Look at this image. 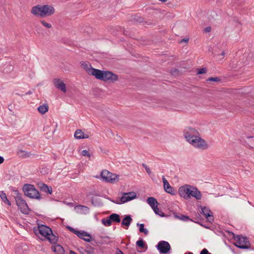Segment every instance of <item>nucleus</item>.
Masks as SVG:
<instances>
[{"instance_id": "obj_35", "label": "nucleus", "mask_w": 254, "mask_h": 254, "mask_svg": "<svg viewBox=\"0 0 254 254\" xmlns=\"http://www.w3.org/2000/svg\"><path fill=\"white\" fill-rule=\"evenodd\" d=\"M84 133L81 129H77L74 133V137L79 139V136H83Z\"/></svg>"}, {"instance_id": "obj_19", "label": "nucleus", "mask_w": 254, "mask_h": 254, "mask_svg": "<svg viewBox=\"0 0 254 254\" xmlns=\"http://www.w3.org/2000/svg\"><path fill=\"white\" fill-rule=\"evenodd\" d=\"M191 194H190V196H193L195 197L196 199L199 200L201 198V193L200 191H199L197 188L195 187H192V190H191Z\"/></svg>"}, {"instance_id": "obj_16", "label": "nucleus", "mask_w": 254, "mask_h": 254, "mask_svg": "<svg viewBox=\"0 0 254 254\" xmlns=\"http://www.w3.org/2000/svg\"><path fill=\"white\" fill-rule=\"evenodd\" d=\"M132 221V219L130 215H125L124 218L122 220L121 225L123 226H125L127 229L131 224Z\"/></svg>"}, {"instance_id": "obj_64", "label": "nucleus", "mask_w": 254, "mask_h": 254, "mask_svg": "<svg viewBox=\"0 0 254 254\" xmlns=\"http://www.w3.org/2000/svg\"><path fill=\"white\" fill-rule=\"evenodd\" d=\"M172 71H178V70L177 68H175V69H174Z\"/></svg>"}, {"instance_id": "obj_49", "label": "nucleus", "mask_w": 254, "mask_h": 254, "mask_svg": "<svg viewBox=\"0 0 254 254\" xmlns=\"http://www.w3.org/2000/svg\"><path fill=\"white\" fill-rule=\"evenodd\" d=\"M211 28L210 26L206 27L204 29V32L206 33L209 32L211 31Z\"/></svg>"}, {"instance_id": "obj_7", "label": "nucleus", "mask_w": 254, "mask_h": 254, "mask_svg": "<svg viewBox=\"0 0 254 254\" xmlns=\"http://www.w3.org/2000/svg\"><path fill=\"white\" fill-rule=\"evenodd\" d=\"M34 232L36 235H41L45 238L49 236V233H52V229L44 225H38L37 227H35L33 229Z\"/></svg>"}, {"instance_id": "obj_21", "label": "nucleus", "mask_w": 254, "mask_h": 254, "mask_svg": "<svg viewBox=\"0 0 254 254\" xmlns=\"http://www.w3.org/2000/svg\"><path fill=\"white\" fill-rule=\"evenodd\" d=\"M47 240L51 243L53 244H56L59 240V237L52 233H49V236H47L46 238Z\"/></svg>"}, {"instance_id": "obj_47", "label": "nucleus", "mask_w": 254, "mask_h": 254, "mask_svg": "<svg viewBox=\"0 0 254 254\" xmlns=\"http://www.w3.org/2000/svg\"><path fill=\"white\" fill-rule=\"evenodd\" d=\"M115 254H124V253L119 248H117Z\"/></svg>"}, {"instance_id": "obj_27", "label": "nucleus", "mask_w": 254, "mask_h": 254, "mask_svg": "<svg viewBox=\"0 0 254 254\" xmlns=\"http://www.w3.org/2000/svg\"><path fill=\"white\" fill-rule=\"evenodd\" d=\"M49 106L47 104L40 106L38 108V112L41 114H44L48 111Z\"/></svg>"}, {"instance_id": "obj_31", "label": "nucleus", "mask_w": 254, "mask_h": 254, "mask_svg": "<svg viewBox=\"0 0 254 254\" xmlns=\"http://www.w3.org/2000/svg\"><path fill=\"white\" fill-rule=\"evenodd\" d=\"M136 225L139 227V230L140 233H143L145 235L148 234V231L144 228V225L143 224L137 223Z\"/></svg>"}, {"instance_id": "obj_40", "label": "nucleus", "mask_w": 254, "mask_h": 254, "mask_svg": "<svg viewBox=\"0 0 254 254\" xmlns=\"http://www.w3.org/2000/svg\"><path fill=\"white\" fill-rule=\"evenodd\" d=\"M81 154L82 155V156H88V157H90V153L88 152V151L86 150H83L82 151L81 153Z\"/></svg>"}, {"instance_id": "obj_62", "label": "nucleus", "mask_w": 254, "mask_h": 254, "mask_svg": "<svg viewBox=\"0 0 254 254\" xmlns=\"http://www.w3.org/2000/svg\"><path fill=\"white\" fill-rule=\"evenodd\" d=\"M185 254H193L191 252H189L186 253Z\"/></svg>"}, {"instance_id": "obj_54", "label": "nucleus", "mask_w": 254, "mask_h": 254, "mask_svg": "<svg viewBox=\"0 0 254 254\" xmlns=\"http://www.w3.org/2000/svg\"><path fill=\"white\" fill-rule=\"evenodd\" d=\"M4 161L3 157L0 156V164H2Z\"/></svg>"}, {"instance_id": "obj_15", "label": "nucleus", "mask_w": 254, "mask_h": 254, "mask_svg": "<svg viewBox=\"0 0 254 254\" xmlns=\"http://www.w3.org/2000/svg\"><path fill=\"white\" fill-rule=\"evenodd\" d=\"M38 186L41 191L49 194H52L53 190L51 186H48L42 182L39 183Z\"/></svg>"}, {"instance_id": "obj_36", "label": "nucleus", "mask_w": 254, "mask_h": 254, "mask_svg": "<svg viewBox=\"0 0 254 254\" xmlns=\"http://www.w3.org/2000/svg\"><path fill=\"white\" fill-rule=\"evenodd\" d=\"M206 71H207V69H206V67H203V68H198L197 69V74H203V73H206Z\"/></svg>"}, {"instance_id": "obj_56", "label": "nucleus", "mask_w": 254, "mask_h": 254, "mask_svg": "<svg viewBox=\"0 0 254 254\" xmlns=\"http://www.w3.org/2000/svg\"><path fill=\"white\" fill-rule=\"evenodd\" d=\"M108 199H109L110 200H111L112 202H114V203H116L117 204H121L120 202H115V201L113 200H112L111 198L108 197L107 198Z\"/></svg>"}, {"instance_id": "obj_12", "label": "nucleus", "mask_w": 254, "mask_h": 254, "mask_svg": "<svg viewBox=\"0 0 254 254\" xmlns=\"http://www.w3.org/2000/svg\"><path fill=\"white\" fill-rule=\"evenodd\" d=\"M200 207L201 210L200 213L205 216V217L207 219L208 222H213L214 221L213 213L211 211L210 209L205 206H200Z\"/></svg>"}, {"instance_id": "obj_37", "label": "nucleus", "mask_w": 254, "mask_h": 254, "mask_svg": "<svg viewBox=\"0 0 254 254\" xmlns=\"http://www.w3.org/2000/svg\"><path fill=\"white\" fill-rule=\"evenodd\" d=\"M221 80V79L220 78L217 77H211L208 78L207 79V81H214V82H218Z\"/></svg>"}, {"instance_id": "obj_58", "label": "nucleus", "mask_w": 254, "mask_h": 254, "mask_svg": "<svg viewBox=\"0 0 254 254\" xmlns=\"http://www.w3.org/2000/svg\"><path fill=\"white\" fill-rule=\"evenodd\" d=\"M32 93H33L32 91H31V90H29L28 92L26 93V95H30V94H32Z\"/></svg>"}, {"instance_id": "obj_52", "label": "nucleus", "mask_w": 254, "mask_h": 254, "mask_svg": "<svg viewBox=\"0 0 254 254\" xmlns=\"http://www.w3.org/2000/svg\"><path fill=\"white\" fill-rule=\"evenodd\" d=\"M50 127V126H49V125H47L46 126H45L43 128V130L44 131H48L49 130V128Z\"/></svg>"}, {"instance_id": "obj_18", "label": "nucleus", "mask_w": 254, "mask_h": 254, "mask_svg": "<svg viewBox=\"0 0 254 254\" xmlns=\"http://www.w3.org/2000/svg\"><path fill=\"white\" fill-rule=\"evenodd\" d=\"M51 249L53 252L56 254H64V249L60 245L58 244L52 246Z\"/></svg>"}, {"instance_id": "obj_45", "label": "nucleus", "mask_w": 254, "mask_h": 254, "mask_svg": "<svg viewBox=\"0 0 254 254\" xmlns=\"http://www.w3.org/2000/svg\"><path fill=\"white\" fill-rule=\"evenodd\" d=\"M79 139H84V138H89V135H87V134H86L85 133H84V135L83 136H79Z\"/></svg>"}, {"instance_id": "obj_38", "label": "nucleus", "mask_w": 254, "mask_h": 254, "mask_svg": "<svg viewBox=\"0 0 254 254\" xmlns=\"http://www.w3.org/2000/svg\"><path fill=\"white\" fill-rule=\"evenodd\" d=\"M40 22L44 26L46 27L47 28H50L52 27V25L50 23H47L44 20H41Z\"/></svg>"}, {"instance_id": "obj_44", "label": "nucleus", "mask_w": 254, "mask_h": 254, "mask_svg": "<svg viewBox=\"0 0 254 254\" xmlns=\"http://www.w3.org/2000/svg\"><path fill=\"white\" fill-rule=\"evenodd\" d=\"M86 250L87 249H84L82 247H80V248L78 249L79 251L81 254H85Z\"/></svg>"}, {"instance_id": "obj_63", "label": "nucleus", "mask_w": 254, "mask_h": 254, "mask_svg": "<svg viewBox=\"0 0 254 254\" xmlns=\"http://www.w3.org/2000/svg\"><path fill=\"white\" fill-rule=\"evenodd\" d=\"M160 1H161L162 2H165L166 1H167V0H159Z\"/></svg>"}, {"instance_id": "obj_33", "label": "nucleus", "mask_w": 254, "mask_h": 254, "mask_svg": "<svg viewBox=\"0 0 254 254\" xmlns=\"http://www.w3.org/2000/svg\"><path fill=\"white\" fill-rule=\"evenodd\" d=\"M102 223L106 226H110L112 225V222L109 216L107 218H103L101 220Z\"/></svg>"}, {"instance_id": "obj_22", "label": "nucleus", "mask_w": 254, "mask_h": 254, "mask_svg": "<svg viewBox=\"0 0 254 254\" xmlns=\"http://www.w3.org/2000/svg\"><path fill=\"white\" fill-rule=\"evenodd\" d=\"M17 155L22 158H27L30 157L32 154L31 152L26 151L23 150H19L17 151Z\"/></svg>"}, {"instance_id": "obj_53", "label": "nucleus", "mask_w": 254, "mask_h": 254, "mask_svg": "<svg viewBox=\"0 0 254 254\" xmlns=\"http://www.w3.org/2000/svg\"><path fill=\"white\" fill-rule=\"evenodd\" d=\"M234 61L232 62V63L231 64H233L232 65V67L233 68H236V69H238V68H240V67H238L237 65H236V66H234Z\"/></svg>"}, {"instance_id": "obj_60", "label": "nucleus", "mask_w": 254, "mask_h": 254, "mask_svg": "<svg viewBox=\"0 0 254 254\" xmlns=\"http://www.w3.org/2000/svg\"><path fill=\"white\" fill-rule=\"evenodd\" d=\"M70 254H76L72 251H70Z\"/></svg>"}, {"instance_id": "obj_26", "label": "nucleus", "mask_w": 254, "mask_h": 254, "mask_svg": "<svg viewBox=\"0 0 254 254\" xmlns=\"http://www.w3.org/2000/svg\"><path fill=\"white\" fill-rule=\"evenodd\" d=\"M147 202L152 208L159 204L156 199L153 197H148Z\"/></svg>"}, {"instance_id": "obj_30", "label": "nucleus", "mask_w": 254, "mask_h": 254, "mask_svg": "<svg viewBox=\"0 0 254 254\" xmlns=\"http://www.w3.org/2000/svg\"><path fill=\"white\" fill-rule=\"evenodd\" d=\"M154 213L160 217H163L167 216V215H166L164 213H163L161 210H159V209L158 207V205L157 206H155V207H153L152 208Z\"/></svg>"}, {"instance_id": "obj_42", "label": "nucleus", "mask_w": 254, "mask_h": 254, "mask_svg": "<svg viewBox=\"0 0 254 254\" xmlns=\"http://www.w3.org/2000/svg\"><path fill=\"white\" fill-rule=\"evenodd\" d=\"M67 229L70 231V232H72L73 233H74V234H75L76 231H77V230H75V229H74L73 228L70 227V226H67Z\"/></svg>"}, {"instance_id": "obj_48", "label": "nucleus", "mask_w": 254, "mask_h": 254, "mask_svg": "<svg viewBox=\"0 0 254 254\" xmlns=\"http://www.w3.org/2000/svg\"><path fill=\"white\" fill-rule=\"evenodd\" d=\"M78 206L79 207H80L83 210H87L88 209V208L87 206H85L80 205H78Z\"/></svg>"}, {"instance_id": "obj_11", "label": "nucleus", "mask_w": 254, "mask_h": 254, "mask_svg": "<svg viewBox=\"0 0 254 254\" xmlns=\"http://www.w3.org/2000/svg\"><path fill=\"white\" fill-rule=\"evenodd\" d=\"M55 12L54 8L49 5H42L41 17L51 16Z\"/></svg>"}, {"instance_id": "obj_32", "label": "nucleus", "mask_w": 254, "mask_h": 254, "mask_svg": "<svg viewBox=\"0 0 254 254\" xmlns=\"http://www.w3.org/2000/svg\"><path fill=\"white\" fill-rule=\"evenodd\" d=\"M136 246L141 249H143L145 247V243L142 238L139 239L136 242Z\"/></svg>"}, {"instance_id": "obj_50", "label": "nucleus", "mask_w": 254, "mask_h": 254, "mask_svg": "<svg viewBox=\"0 0 254 254\" xmlns=\"http://www.w3.org/2000/svg\"><path fill=\"white\" fill-rule=\"evenodd\" d=\"M124 35H127V36H129V37H131V35L130 34V33L129 32L128 30H125L124 32Z\"/></svg>"}, {"instance_id": "obj_28", "label": "nucleus", "mask_w": 254, "mask_h": 254, "mask_svg": "<svg viewBox=\"0 0 254 254\" xmlns=\"http://www.w3.org/2000/svg\"><path fill=\"white\" fill-rule=\"evenodd\" d=\"M0 197L4 203L7 204L9 206L11 205L10 201L7 199L6 195L3 191L0 192Z\"/></svg>"}, {"instance_id": "obj_34", "label": "nucleus", "mask_w": 254, "mask_h": 254, "mask_svg": "<svg viewBox=\"0 0 254 254\" xmlns=\"http://www.w3.org/2000/svg\"><path fill=\"white\" fill-rule=\"evenodd\" d=\"M194 220H192V222H194V223L199 224L200 225L203 226L202 224L200 223L199 221H201V215L200 214L197 213L196 214V217L194 218Z\"/></svg>"}, {"instance_id": "obj_43", "label": "nucleus", "mask_w": 254, "mask_h": 254, "mask_svg": "<svg viewBox=\"0 0 254 254\" xmlns=\"http://www.w3.org/2000/svg\"><path fill=\"white\" fill-rule=\"evenodd\" d=\"M200 254H211L206 249L204 248V249H202V250L200 252Z\"/></svg>"}, {"instance_id": "obj_6", "label": "nucleus", "mask_w": 254, "mask_h": 254, "mask_svg": "<svg viewBox=\"0 0 254 254\" xmlns=\"http://www.w3.org/2000/svg\"><path fill=\"white\" fill-rule=\"evenodd\" d=\"M101 176L103 181L112 184L118 182L119 180V176L114 174L106 170L102 171Z\"/></svg>"}, {"instance_id": "obj_57", "label": "nucleus", "mask_w": 254, "mask_h": 254, "mask_svg": "<svg viewBox=\"0 0 254 254\" xmlns=\"http://www.w3.org/2000/svg\"><path fill=\"white\" fill-rule=\"evenodd\" d=\"M225 52H224V51H222V52L221 53V54H218L217 55H218V56H220V55H221V56H224L225 55Z\"/></svg>"}, {"instance_id": "obj_1", "label": "nucleus", "mask_w": 254, "mask_h": 254, "mask_svg": "<svg viewBox=\"0 0 254 254\" xmlns=\"http://www.w3.org/2000/svg\"><path fill=\"white\" fill-rule=\"evenodd\" d=\"M81 66L84 68L89 74L93 75L97 79L102 81L114 83L118 79L117 74L112 71L101 70L94 68L88 62H82L81 63Z\"/></svg>"}, {"instance_id": "obj_20", "label": "nucleus", "mask_w": 254, "mask_h": 254, "mask_svg": "<svg viewBox=\"0 0 254 254\" xmlns=\"http://www.w3.org/2000/svg\"><path fill=\"white\" fill-rule=\"evenodd\" d=\"M174 217L179 220L183 221H192V219L190 218L188 216L184 215L181 213H174Z\"/></svg>"}, {"instance_id": "obj_46", "label": "nucleus", "mask_w": 254, "mask_h": 254, "mask_svg": "<svg viewBox=\"0 0 254 254\" xmlns=\"http://www.w3.org/2000/svg\"><path fill=\"white\" fill-rule=\"evenodd\" d=\"M162 180H163V185H164V186L165 185H167V184H169V182H168V181L165 179V177L164 176H163L162 177Z\"/></svg>"}, {"instance_id": "obj_14", "label": "nucleus", "mask_w": 254, "mask_h": 254, "mask_svg": "<svg viewBox=\"0 0 254 254\" xmlns=\"http://www.w3.org/2000/svg\"><path fill=\"white\" fill-rule=\"evenodd\" d=\"M54 84L56 88L60 89L63 92H65L66 91L65 84L60 79L55 78L54 79Z\"/></svg>"}, {"instance_id": "obj_41", "label": "nucleus", "mask_w": 254, "mask_h": 254, "mask_svg": "<svg viewBox=\"0 0 254 254\" xmlns=\"http://www.w3.org/2000/svg\"><path fill=\"white\" fill-rule=\"evenodd\" d=\"M94 250V248H91V250H86L85 254H95Z\"/></svg>"}, {"instance_id": "obj_13", "label": "nucleus", "mask_w": 254, "mask_h": 254, "mask_svg": "<svg viewBox=\"0 0 254 254\" xmlns=\"http://www.w3.org/2000/svg\"><path fill=\"white\" fill-rule=\"evenodd\" d=\"M136 197V194L134 191L125 192L124 195L121 198L122 203H125L131 200Z\"/></svg>"}, {"instance_id": "obj_39", "label": "nucleus", "mask_w": 254, "mask_h": 254, "mask_svg": "<svg viewBox=\"0 0 254 254\" xmlns=\"http://www.w3.org/2000/svg\"><path fill=\"white\" fill-rule=\"evenodd\" d=\"M142 166H143V167L144 168L145 171L148 174V175H150L151 173V171L150 168L145 164L143 163Z\"/></svg>"}, {"instance_id": "obj_25", "label": "nucleus", "mask_w": 254, "mask_h": 254, "mask_svg": "<svg viewBox=\"0 0 254 254\" xmlns=\"http://www.w3.org/2000/svg\"><path fill=\"white\" fill-rule=\"evenodd\" d=\"M130 20L133 23H141L143 21V18L139 15L136 14L131 15L130 17Z\"/></svg>"}, {"instance_id": "obj_8", "label": "nucleus", "mask_w": 254, "mask_h": 254, "mask_svg": "<svg viewBox=\"0 0 254 254\" xmlns=\"http://www.w3.org/2000/svg\"><path fill=\"white\" fill-rule=\"evenodd\" d=\"M156 248L159 252L160 254H168L171 250L169 243L165 241H161L156 246Z\"/></svg>"}, {"instance_id": "obj_17", "label": "nucleus", "mask_w": 254, "mask_h": 254, "mask_svg": "<svg viewBox=\"0 0 254 254\" xmlns=\"http://www.w3.org/2000/svg\"><path fill=\"white\" fill-rule=\"evenodd\" d=\"M31 12L36 16H40L41 17L42 5H37L33 6L31 9Z\"/></svg>"}, {"instance_id": "obj_51", "label": "nucleus", "mask_w": 254, "mask_h": 254, "mask_svg": "<svg viewBox=\"0 0 254 254\" xmlns=\"http://www.w3.org/2000/svg\"><path fill=\"white\" fill-rule=\"evenodd\" d=\"M189 40V38H184L180 41V43H182L183 42H185L187 43Z\"/></svg>"}, {"instance_id": "obj_55", "label": "nucleus", "mask_w": 254, "mask_h": 254, "mask_svg": "<svg viewBox=\"0 0 254 254\" xmlns=\"http://www.w3.org/2000/svg\"><path fill=\"white\" fill-rule=\"evenodd\" d=\"M91 248H92L91 246H90L89 244L86 245V249L87 250H91Z\"/></svg>"}, {"instance_id": "obj_4", "label": "nucleus", "mask_w": 254, "mask_h": 254, "mask_svg": "<svg viewBox=\"0 0 254 254\" xmlns=\"http://www.w3.org/2000/svg\"><path fill=\"white\" fill-rule=\"evenodd\" d=\"M233 239L236 241L234 245L241 249H249L250 248L251 244L248 238L242 235H235L232 233Z\"/></svg>"}, {"instance_id": "obj_24", "label": "nucleus", "mask_w": 254, "mask_h": 254, "mask_svg": "<svg viewBox=\"0 0 254 254\" xmlns=\"http://www.w3.org/2000/svg\"><path fill=\"white\" fill-rule=\"evenodd\" d=\"M91 203L95 207H100L103 205V203L100 198L92 197Z\"/></svg>"}, {"instance_id": "obj_10", "label": "nucleus", "mask_w": 254, "mask_h": 254, "mask_svg": "<svg viewBox=\"0 0 254 254\" xmlns=\"http://www.w3.org/2000/svg\"><path fill=\"white\" fill-rule=\"evenodd\" d=\"M75 235L85 242H90L91 241H94L95 244H97L96 241L91 238V235L84 231L77 230Z\"/></svg>"}, {"instance_id": "obj_3", "label": "nucleus", "mask_w": 254, "mask_h": 254, "mask_svg": "<svg viewBox=\"0 0 254 254\" xmlns=\"http://www.w3.org/2000/svg\"><path fill=\"white\" fill-rule=\"evenodd\" d=\"M22 190L24 195L30 198H34L38 200L42 199L40 192L35 189L34 186L33 185L27 184L24 185Z\"/></svg>"}, {"instance_id": "obj_9", "label": "nucleus", "mask_w": 254, "mask_h": 254, "mask_svg": "<svg viewBox=\"0 0 254 254\" xmlns=\"http://www.w3.org/2000/svg\"><path fill=\"white\" fill-rule=\"evenodd\" d=\"M192 187L189 185H185L181 187L179 189V193L181 197L185 199L190 198V194H191V189Z\"/></svg>"}, {"instance_id": "obj_5", "label": "nucleus", "mask_w": 254, "mask_h": 254, "mask_svg": "<svg viewBox=\"0 0 254 254\" xmlns=\"http://www.w3.org/2000/svg\"><path fill=\"white\" fill-rule=\"evenodd\" d=\"M16 196L14 197L16 204L20 211L23 214H28L30 211L26 201L22 198V194L18 193L17 190L15 191Z\"/></svg>"}, {"instance_id": "obj_23", "label": "nucleus", "mask_w": 254, "mask_h": 254, "mask_svg": "<svg viewBox=\"0 0 254 254\" xmlns=\"http://www.w3.org/2000/svg\"><path fill=\"white\" fill-rule=\"evenodd\" d=\"M111 222L120 223L121 222V217L119 214L117 213H112L109 216Z\"/></svg>"}, {"instance_id": "obj_59", "label": "nucleus", "mask_w": 254, "mask_h": 254, "mask_svg": "<svg viewBox=\"0 0 254 254\" xmlns=\"http://www.w3.org/2000/svg\"><path fill=\"white\" fill-rule=\"evenodd\" d=\"M89 195H95V191L91 192L89 193L87 195L88 196Z\"/></svg>"}, {"instance_id": "obj_2", "label": "nucleus", "mask_w": 254, "mask_h": 254, "mask_svg": "<svg viewBox=\"0 0 254 254\" xmlns=\"http://www.w3.org/2000/svg\"><path fill=\"white\" fill-rule=\"evenodd\" d=\"M184 133L187 141L193 146L202 149H207V144L204 139L199 137V132L196 129L191 127H187Z\"/></svg>"}, {"instance_id": "obj_29", "label": "nucleus", "mask_w": 254, "mask_h": 254, "mask_svg": "<svg viewBox=\"0 0 254 254\" xmlns=\"http://www.w3.org/2000/svg\"><path fill=\"white\" fill-rule=\"evenodd\" d=\"M164 189L166 192L171 194L174 195L175 194V192L173 190V188L171 186V185L169 184H167V185H165L164 186Z\"/></svg>"}, {"instance_id": "obj_61", "label": "nucleus", "mask_w": 254, "mask_h": 254, "mask_svg": "<svg viewBox=\"0 0 254 254\" xmlns=\"http://www.w3.org/2000/svg\"><path fill=\"white\" fill-rule=\"evenodd\" d=\"M8 67H9V70H10V69L12 70V69H13V67L11 65H9Z\"/></svg>"}]
</instances>
